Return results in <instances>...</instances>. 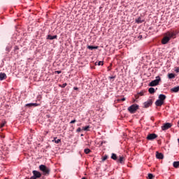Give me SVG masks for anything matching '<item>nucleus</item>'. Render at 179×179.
<instances>
[{
	"label": "nucleus",
	"mask_w": 179,
	"mask_h": 179,
	"mask_svg": "<svg viewBox=\"0 0 179 179\" xmlns=\"http://www.w3.org/2000/svg\"><path fill=\"white\" fill-rule=\"evenodd\" d=\"M176 36H177V31H168L162 39V44H167L171 38H176Z\"/></svg>",
	"instance_id": "nucleus-1"
},
{
	"label": "nucleus",
	"mask_w": 179,
	"mask_h": 179,
	"mask_svg": "<svg viewBox=\"0 0 179 179\" xmlns=\"http://www.w3.org/2000/svg\"><path fill=\"white\" fill-rule=\"evenodd\" d=\"M39 169L43 172L44 176L50 174V169H48V167L45 166V165L39 166Z\"/></svg>",
	"instance_id": "nucleus-2"
},
{
	"label": "nucleus",
	"mask_w": 179,
	"mask_h": 179,
	"mask_svg": "<svg viewBox=\"0 0 179 179\" xmlns=\"http://www.w3.org/2000/svg\"><path fill=\"white\" fill-rule=\"evenodd\" d=\"M138 108H139V106H138L136 104H133L128 108V110L131 114H134V113H135V111H136V110H138Z\"/></svg>",
	"instance_id": "nucleus-3"
},
{
	"label": "nucleus",
	"mask_w": 179,
	"mask_h": 179,
	"mask_svg": "<svg viewBox=\"0 0 179 179\" xmlns=\"http://www.w3.org/2000/svg\"><path fill=\"white\" fill-rule=\"evenodd\" d=\"M161 79L159 76L156 77V79L152 80L149 86H157L159 85V82H160Z\"/></svg>",
	"instance_id": "nucleus-4"
},
{
	"label": "nucleus",
	"mask_w": 179,
	"mask_h": 179,
	"mask_svg": "<svg viewBox=\"0 0 179 179\" xmlns=\"http://www.w3.org/2000/svg\"><path fill=\"white\" fill-rule=\"evenodd\" d=\"M157 138V135L156 134H150L147 136V139L148 141H153V139H156Z\"/></svg>",
	"instance_id": "nucleus-5"
},
{
	"label": "nucleus",
	"mask_w": 179,
	"mask_h": 179,
	"mask_svg": "<svg viewBox=\"0 0 179 179\" xmlns=\"http://www.w3.org/2000/svg\"><path fill=\"white\" fill-rule=\"evenodd\" d=\"M169 128H171V123H165L162 127V131H167Z\"/></svg>",
	"instance_id": "nucleus-6"
},
{
	"label": "nucleus",
	"mask_w": 179,
	"mask_h": 179,
	"mask_svg": "<svg viewBox=\"0 0 179 179\" xmlns=\"http://www.w3.org/2000/svg\"><path fill=\"white\" fill-rule=\"evenodd\" d=\"M163 104H164V101H161L160 99H157V100L155 101V105H156L157 107H162V106H163Z\"/></svg>",
	"instance_id": "nucleus-7"
},
{
	"label": "nucleus",
	"mask_w": 179,
	"mask_h": 179,
	"mask_svg": "<svg viewBox=\"0 0 179 179\" xmlns=\"http://www.w3.org/2000/svg\"><path fill=\"white\" fill-rule=\"evenodd\" d=\"M26 107H38V106H40V104L37 103H27Z\"/></svg>",
	"instance_id": "nucleus-8"
},
{
	"label": "nucleus",
	"mask_w": 179,
	"mask_h": 179,
	"mask_svg": "<svg viewBox=\"0 0 179 179\" xmlns=\"http://www.w3.org/2000/svg\"><path fill=\"white\" fill-rule=\"evenodd\" d=\"M33 174L36 178H40L41 177V173L37 171H33Z\"/></svg>",
	"instance_id": "nucleus-9"
},
{
	"label": "nucleus",
	"mask_w": 179,
	"mask_h": 179,
	"mask_svg": "<svg viewBox=\"0 0 179 179\" xmlns=\"http://www.w3.org/2000/svg\"><path fill=\"white\" fill-rule=\"evenodd\" d=\"M150 106H152V101L151 100H148V101H147L144 103V107L145 108H148V107H150Z\"/></svg>",
	"instance_id": "nucleus-10"
},
{
	"label": "nucleus",
	"mask_w": 179,
	"mask_h": 179,
	"mask_svg": "<svg viewBox=\"0 0 179 179\" xmlns=\"http://www.w3.org/2000/svg\"><path fill=\"white\" fill-rule=\"evenodd\" d=\"M6 78V74L5 73H0V80H3Z\"/></svg>",
	"instance_id": "nucleus-11"
},
{
	"label": "nucleus",
	"mask_w": 179,
	"mask_h": 179,
	"mask_svg": "<svg viewBox=\"0 0 179 179\" xmlns=\"http://www.w3.org/2000/svg\"><path fill=\"white\" fill-rule=\"evenodd\" d=\"M159 100H160L161 101H164V100H166V95H164V94H159Z\"/></svg>",
	"instance_id": "nucleus-12"
},
{
	"label": "nucleus",
	"mask_w": 179,
	"mask_h": 179,
	"mask_svg": "<svg viewBox=\"0 0 179 179\" xmlns=\"http://www.w3.org/2000/svg\"><path fill=\"white\" fill-rule=\"evenodd\" d=\"M88 50H97L99 48V46H92V45H88L87 46Z\"/></svg>",
	"instance_id": "nucleus-13"
},
{
	"label": "nucleus",
	"mask_w": 179,
	"mask_h": 179,
	"mask_svg": "<svg viewBox=\"0 0 179 179\" xmlns=\"http://www.w3.org/2000/svg\"><path fill=\"white\" fill-rule=\"evenodd\" d=\"M156 157L157 159H163V154L157 152Z\"/></svg>",
	"instance_id": "nucleus-14"
},
{
	"label": "nucleus",
	"mask_w": 179,
	"mask_h": 179,
	"mask_svg": "<svg viewBox=\"0 0 179 179\" xmlns=\"http://www.w3.org/2000/svg\"><path fill=\"white\" fill-rule=\"evenodd\" d=\"M57 35H55V36H51V35H48V40H54L55 38H57Z\"/></svg>",
	"instance_id": "nucleus-15"
},
{
	"label": "nucleus",
	"mask_w": 179,
	"mask_h": 179,
	"mask_svg": "<svg viewBox=\"0 0 179 179\" xmlns=\"http://www.w3.org/2000/svg\"><path fill=\"white\" fill-rule=\"evenodd\" d=\"M179 91V86L175 87L171 89V92H173L174 93H177V92Z\"/></svg>",
	"instance_id": "nucleus-16"
},
{
	"label": "nucleus",
	"mask_w": 179,
	"mask_h": 179,
	"mask_svg": "<svg viewBox=\"0 0 179 179\" xmlns=\"http://www.w3.org/2000/svg\"><path fill=\"white\" fill-rule=\"evenodd\" d=\"M168 78L169 79H173V78H176V76L174 75V73H169L168 75Z\"/></svg>",
	"instance_id": "nucleus-17"
},
{
	"label": "nucleus",
	"mask_w": 179,
	"mask_h": 179,
	"mask_svg": "<svg viewBox=\"0 0 179 179\" xmlns=\"http://www.w3.org/2000/svg\"><path fill=\"white\" fill-rule=\"evenodd\" d=\"M148 92H149V93H150L151 94H153V93H155V88H153V87L149 88Z\"/></svg>",
	"instance_id": "nucleus-18"
},
{
	"label": "nucleus",
	"mask_w": 179,
	"mask_h": 179,
	"mask_svg": "<svg viewBox=\"0 0 179 179\" xmlns=\"http://www.w3.org/2000/svg\"><path fill=\"white\" fill-rule=\"evenodd\" d=\"M124 157H120L118 162L119 163H121V164H122V163H124Z\"/></svg>",
	"instance_id": "nucleus-19"
},
{
	"label": "nucleus",
	"mask_w": 179,
	"mask_h": 179,
	"mask_svg": "<svg viewBox=\"0 0 179 179\" xmlns=\"http://www.w3.org/2000/svg\"><path fill=\"white\" fill-rule=\"evenodd\" d=\"M136 23H143V20H142V18L138 17V19L136 20Z\"/></svg>",
	"instance_id": "nucleus-20"
},
{
	"label": "nucleus",
	"mask_w": 179,
	"mask_h": 179,
	"mask_svg": "<svg viewBox=\"0 0 179 179\" xmlns=\"http://www.w3.org/2000/svg\"><path fill=\"white\" fill-rule=\"evenodd\" d=\"M111 159H113V160H117V155L113 153L111 155Z\"/></svg>",
	"instance_id": "nucleus-21"
},
{
	"label": "nucleus",
	"mask_w": 179,
	"mask_h": 179,
	"mask_svg": "<svg viewBox=\"0 0 179 179\" xmlns=\"http://www.w3.org/2000/svg\"><path fill=\"white\" fill-rule=\"evenodd\" d=\"M179 166V162H173V167H176L177 169V167Z\"/></svg>",
	"instance_id": "nucleus-22"
},
{
	"label": "nucleus",
	"mask_w": 179,
	"mask_h": 179,
	"mask_svg": "<svg viewBox=\"0 0 179 179\" xmlns=\"http://www.w3.org/2000/svg\"><path fill=\"white\" fill-rule=\"evenodd\" d=\"M52 142H55V143H59V142H61V139L57 140V138H55Z\"/></svg>",
	"instance_id": "nucleus-23"
},
{
	"label": "nucleus",
	"mask_w": 179,
	"mask_h": 179,
	"mask_svg": "<svg viewBox=\"0 0 179 179\" xmlns=\"http://www.w3.org/2000/svg\"><path fill=\"white\" fill-rule=\"evenodd\" d=\"M84 152L86 155H89V152H90L91 151H90V149L86 148L84 150Z\"/></svg>",
	"instance_id": "nucleus-24"
},
{
	"label": "nucleus",
	"mask_w": 179,
	"mask_h": 179,
	"mask_svg": "<svg viewBox=\"0 0 179 179\" xmlns=\"http://www.w3.org/2000/svg\"><path fill=\"white\" fill-rule=\"evenodd\" d=\"M153 177H154V176H153V174H152V173H149V174H148V178H149V179H153Z\"/></svg>",
	"instance_id": "nucleus-25"
},
{
	"label": "nucleus",
	"mask_w": 179,
	"mask_h": 179,
	"mask_svg": "<svg viewBox=\"0 0 179 179\" xmlns=\"http://www.w3.org/2000/svg\"><path fill=\"white\" fill-rule=\"evenodd\" d=\"M107 156L105 155L103 158H102V162H106V160H107Z\"/></svg>",
	"instance_id": "nucleus-26"
},
{
	"label": "nucleus",
	"mask_w": 179,
	"mask_h": 179,
	"mask_svg": "<svg viewBox=\"0 0 179 179\" xmlns=\"http://www.w3.org/2000/svg\"><path fill=\"white\" fill-rule=\"evenodd\" d=\"M175 72H176L177 73H179V67L176 68Z\"/></svg>",
	"instance_id": "nucleus-27"
},
{
	"label": "nucleus",
	"mask_w": 179,
	"mask_h": 179,
	"mask_svg": "<svg viewBox=\"0 0 179 179\" xmlns=\"http://www.w3.org/2000/svg\"><path fill=\"white\" fill-rule=\"evenodd\" d=\"M89 128H90L89 126L84 127V131H87V129H89Z\"/></svg>",
	"instance_id": "nucleus-28"
},
{
	"label": "nucleus",
	"mask_w": 179,
	"mask_h": 179,
	"mask_svg": "<svg viewBox=\"0 0 179 179\" xmlns=\"http://www.w3.org/2000/svg\"><path fill=\"white\" fill-rule=\"evenodd\" d=\"M75 122H76V120H71L70 124H75Z\"/></svg>",
	"instance_id": "nucleus-29"
},
{
	"label": "nucleus",
	"mask_w": 179,
	"mask_h": 179,
	"mask_svg": "<svg viewBox=\"0 0 179 179\" xmlns=\"http://www.w3.org/2000/svg\"><path fill=\"white\" fill-rule=\"evenodd\" d=\"M97 65L100 66V65H103V62H99Z\"/></svg>",
	"instance_id": "nucleus-30"
},
{
	"label": "nucleus",
	"mask_w": 179,
	"mask_h": 179,
	"mask_svg": "<svg viewBox=\"0 0 179 179\" xmlns=\"http://www.w3.org/2000/svg\"><path fill=\"white\" fill-rule=\"evenodd\" d=\"M3 127H5V123H2V124H1V128H3Z\"/></svg>",
	"instance_id": "nucleus-31"
},
{
	"label": "nucleus",
	"mask_w": 179,
	"mask_h": 179,
	"mask_svg": "<svg viewBox=\"0 0 179 179\" xmlns=\"http://www.w3.org/2000/svg\"><path fill=\"white\" fill-rule=\"evenodd\" d=\"M80 131H82V129H80V127H79L78 129H77V132H80Z\"/></svg>",
	"instance_id": "nucleus-32"
},
{
	"label": "nucleus",
	"mask_w": 179,
	"mask_h": 179,
	"mask_svg": "<svg viewBox=\"0 0 179 179\" xmlns=\"http://www.w3.org/2000/svg\"><path fill=\"white\" fill-rule=\"evenodd\" d=\"M65 86H66V83H64L62 87H65Z\"/></svg>",
	"instance_id": "nucleus-33"
},
{
	"label": "nucleus",
	"mask_w": 179,
	"mask_h": 179,
	"mask_svg": "<svg viewBox=\"0 0 179 179\" xmlns=\"http://www.w3.org/2000/svg\"><path fill=\"white\" fill-rule=\"evenodd\" d=\"M115 77H114V76H112V77H109V78H110V79H114Z\"/></svg>",
	"instance_id": "nucleus-34"
},
{
	"label": "nucleus",
	"mask_w": 179,
	"mask_h": 179,
	"mask_svg": "<svg viewBox=\"0 0 179 179\" xmlns=\"http://www.w3.org/2000/svg\"><path fill=\"white\" fill-rule=\"evenodd\" d=\"M121 100L122 101H125V98H122Z\"/></svg>",
	"instance_id": "nucleus-35"
},
{
	"label": "nucleus",
	"mask_w": 179,
	"mask_h": 179,
	"mask_svg": "<svg viewBox=\"0 0 179 179\" xmlns=\"http://www.w3.org/2000/svg\"><path fill=\"white\" fill-rule=\"evenodd\" d=\"M78 87H74V90H78Z\"/></svg>",
	"instance_id": "nucleus-36"
},
{
	"label": "nucleus",
	"mask_w": 179,
	"mask_h": 179,
	"mask_svg": "<svg viewBox=\"0 0 179 179\" xmlns=\"http://www.w3.org/2000/svg\"><path fill=\"white\" fill-rule=\"evenodd\" d=\"M57 73H61V71H57Z\"/></svg>",
	"instance_id": "nucleus-37"
}]
</instances>
